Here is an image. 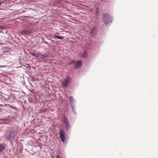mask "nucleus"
<instances>
[{
  "label": "nucleus",
  "mask_w": 158,
  "mask_h": 158,
  "mask_svg": "<svg viewBox=\"0 0 158 158\" xmlns=\"http://www.w3.org/2000/svg\"><path fill=\"white\" fill-rule=\"evenodd\" d=\"M64 124H68L69 123V121L66 118H65V117H64Z\"/></svg>",
  "instance_id": "obj_13"
},
{
  "label": "nucleus",
  "mask_w": 158,
  "mask_h": 158,
  "mask_svg": "<svg viewBox=\"0 0 158 158\" xmlns=\"http://www.w3.org/2000/svg\"><path fill=\"white\" fill-rule=\"evenodd\" d=\"M102 19L104 23L107 25L111 22V17L108 14H104L102 16Z\"/></svg>",
  "instance_id": "obj_2"
},
{
  "label": "nucleus",
  "mask_w": 158,
  "mask_h": 158,
  "mask_svg": "<svg viewBox=\"0 0 158 158\" xmlns=\"http://www.w3.org/2000/svg\"><path fill=\"white\" fill-rule=\"evenodd\" d=\"M88 56V54L85 51H84L82 54V56L85 58L86 57Z\"/></svg>",
  "instance_id": "obj_11"
},
{
  "label": "nucleus",
  "mask_w": 158,
  "mask_h": 158,
  "mask_svg": "<svg viewBox=\"0 0 158 158\" xmlns=\"http://www.w3.org/2000/svg\"><path fill=\"white\" fill-rule=\"evenodd\" d=\"M21 33L22 34H30L32 33V32L31 31H29L26 30H23L22 31Z\"/></svg>",
  "instance_id": "obj_8"
},
{
  "label": "nucleus",
  "mask_w": 158,
  "mask_h": 158,
  "mask_svg": "<svg viewBox=\"0 0 158 158\" xmlns=\"http://www.w3.org/2000/svg\"><path fill=\"white\" fill-rule=\"evenodd\" d=\"M71 82V79L68 77L64 78L62 82V86L65 87L68 86Z\"/></svg>",
  "instance_id": "obj_3"
},
{
  "label": "nucleus",
  "mask_w": 158,
  "mask_h": 158,
  "mask_svg": "<svg viewBox=\"0 0 158 158\" xmlns=\"http://www.w3.org/2000/svg\"><path fill=\"white\" fill-rule=\"evenodd\" d=\"M15 130H10L6 132L5 137L7 141H11L15 139Z\"/></svg>",
  "instance_id": "obj_1"
},
{
  "label": "nucleus",
  "mask_w": 158,
  "mask_h": 158,
  "mask_svg": "<svg viewBox=\"0 0 158 158\" xmlns=\"http://www.w3.org/2000/svg\"><path fill=\"white\" fill-rule=\"evenodd\" d=\"M3 3V2H0V5H1V4L2 3Z\"/></svg>",
  "instance_id": "obj_17"
},
{
  "label": "nucleus",
  "mask_w": 158,
  "mask_h": 158,
  "mask_svg": "<svg viewBox=\"0 0 158 158\" xmlns=\"http://www.w3.org/2000/svg\"><path fill=\"white\" fill-rule=\"evenodd\" d=\"M97 34V30L94 28H93L90 32V34L92 37L95 36L96 34Z\"/></svg>",
  "instance_id": "obj_5"
},
{
  "label": "nucleus",
  "mask_w": 158,
  "mask_h": 158,
  "mask_svg": "<svg viewBox=\"0 0 158 158\" xmlns=\"http://www.w3.org/2000/svg\"><path fill=\"white\" fill-rule=\"evenodd\" d=\"M69 100H70V103L71 104V107L72 108V110H73V112H74V108L73 107V104L74 103V99L73 98V96H70L69 97Z\"/></svg>",
  "instance_id": "obj_6"
},
{
  "label": "nucleus",
  "mask_w": 158,
  "mask_h": 158,
  "mask_svg": "<svg viewBox=\"0 0 158 158\" xmlns=\"http://www.w3.org/2000/svg\"><path fill=\"white\" fill-rule=\"evenodd\" d=\"M39 55H41L42 56H43L44 57H47V56L46 55H44L43 54H39Z\"/></svg>",
  "instance_id": "obj_15"
},
{
  "label": "nucleus",
  "mask_w": 158,
  "mask_h": 158,
  "mask_svg": "<svg viewBox=\"0 0 158 158\" xmlns=\"http://www.w3.org/2000/svg\"><path fill=\"white\" fill-rule=\"evenodd\" d=\"M56 158H60V157L59 156L57 155L56 156Z\"/></svg>",
  "instance_id": "obj_16"
},
{
  "label": "nucleus",
  "mask_w": 158,
  "mask_h": 158,
  "mask_svg": "<svg viewBox=\"0 0 158 158\" xmlns=\"http://www.w3.org/2000/svg\"><path fill=\"white\" fill-rule=\"evenodd\" d=\"M65 125L66 130L67 131H68L69 130V127H70L69 123V124L68 123L66 124H65Z\"/></svg>",
  "instance_id": "obj_10"
},
{
  "label": "nucleus",
  "mask_w": 158,
  "mask_h": 158,
  "mask_svg": "<svg viewBox=\"0 0 158 158\" xmlns=\"http://www.w3.org/2000/svg\"><path fill=\"white\" fill-rule=\"evenodd\" d=\"M4 149V148L2 144H0V152H2Z\"/></svg>",
  "instance_id": "obj_14"
},
{
  "label": "nucleus",
  "mask_w": 158,
  "mask_h": 158,
  "mask_svg": "<svg viewBox=\"0 0 158 158\" xmlns=\"http://www.w3.org/2000/svg\"><path fill=\"white\" fill-rule=\"evenodd\" d=\"M82 63L81 61H78L77 62V63L74 65V68H77L78 67L81 66L82 65Z\"/></svg>",
  "instance_id": "obj_7"
},
{
  "label": "nucleus",
  "mask_w": 158,
  "mask_h": 158,
  "mask_svg": "<svg viewBox=\"0 0 158 158\" xmlns=\"http://www.w3.org/2000/svg\"><path fill=\"white\" fill-rule=\"evenodd\" d=\"M60 139L63 142H64L65 139V133L62 130H60Z\"/></svg>",
  "instance_id": "obj_4"
},
{
  "label": "nucleus",
  "mask_w": 158,
  "mask_h": 158,
  "mask_svg": "<svg viewBox=\"0 0 158 158\" xmlns=\"http://www.w3.org/2000/svg\"><path fill=\"white\" fill-rule=\"evenodd\" d=\"M54 38H57L60 40H63L64 39V37L63 36H58L56 35H55L54 36Z\"/></svg>",
  "instance_id": "obj_9"
},
{
  "label": "nucleus",
  "mask_w": 158,
  "mask_h": 158,
  "mask_svg": "<svg viewBox=\"0 0 158 158\" xmlns=\"http://www.w3.org/2000/svg\"><path fill=\"white\" fill-rule=\"evenodd\" d=\"M29 54L32 56H35L36 57H37V56L36 55L38 54L36 53L30 52H29Z\"/></svg>",
  "instance_id": "obj_12"
}]
</instances>
